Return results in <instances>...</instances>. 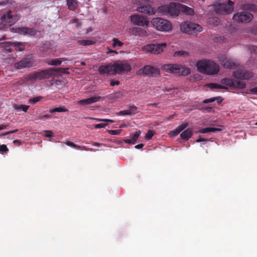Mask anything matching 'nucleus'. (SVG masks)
Returning a JSON list of instances; mask_svg holds the SVG:
<instances>
[{
    "label": "nucleus",
    "instance_id": "60",
    "mask_svg": "<svg viewBox=\"0 0 257 257\" xmlns=\"http://www.w3.org/2000/svg\"><path fill=\"white\" fill-rule=\"evenodd\" d=\"M73 22L76 24L78 26H79L80 25V24L79 22V20L77 19H74Z\"/></svg>",
    "mask_w": 257,
    "mask_h": 257
},
{
    "label": "nucleus",
    "instance_id": "29",
    "mask_svg": "<svg viewBox=\"0 0 257 257\" xmlns=\"http://www.w3.org/2000/svg\"><path fill=\"white\" fill-rule=\"evenodd\" d=\"M221 128H216V127H206L204 128H202L199 131V132L203 134H206L210 132L215 133L217 132H219L221 131Z\"/></svg>",
    "mask_w": 257,
    "mask_h": 257
},
{
    "label": "nucleus",
    "instance_id": "14",
    "mask_svg": "<svg viewBox=\"0 0 257 257\" xmlns=\"http://www.w3.org/2000/svg\"><path fill=\"white\" fill-rule=\"evenodd\" d=\"M131 21L135 25L144 27L148 26L149 21L145 16L135 15L131 17Z\"/></svg>",
    "mask_w": 257,
    "mask_h": 257
},
{
    "label": "nucleus",
    "instance_id": "46",
    "mask_svg": "<svg viewBox=\"0 0 257 257\" xmlns=\"http://www.w3.org/2000/svg\"><path fill=\"white\" fill-rule=\"evenodd\" d=\"M141 134V131H138L135 133V134L134 135V136L132 137V140L135 143V142L137 141V140L139 137L140 135Z\"/></svg>",
    "mask_w": 257,
    "mask_h": 257
},
{
    "label": "nucleus",
    "instance_id": "3",
    "mask_svg": "<svg viewBox=\"0 0 257 257\" xmlns=\"http://www.w3.org/2000/svg\"><path fill=\"white\" fill-rule=\"evenodd\" d=\"M211 7L216 14L225 15L230 14L233 11L234 3L228 0L227 4L216 3Z\"/></svg>",
    "mask_w": 257,
    "mask_h": 257
},
{
    "label": "nucleus",
    "instance_id": "37",
    "mask_svg": "<svg viewBox=\"0 0 257 257\" xmlns=\"http://www.w3.org/2000/svg\"><path fill=\"white\" fill-rule=\"evenodd\" d=\"M68 110L64 107H57L55 108L54 109H51L49 110V112L50 113H54L56 112H66Z\"/></svg>",
    "mask_w": 257,
    "mask_h": 257
},
{
    "label": "nucleus",
    "instance_id": "31",
    "mask_svg": "<svg viewBox=\"0 0 257 257\" xmlns=\"http://www.w3.org/2000/svg\"><path fill=\"white\" fill-rule=\"evenodd\" d=\"M46 62L49 65L57 66L60 65L62 61L59 59L56 58L48 60Z\"/></svg>",
    "mask_w": 257,
    "mask_h": 257
},
{
    "label": "nucleus",
    "instance_id": "24",
    "mask_svg": "<svg viewBox=\"0 0 257 257\" xmlns=\"http://www.w3.org/2000/svg\"><path fill=\"white\" fill-rule=\"evenodd\" d=\"M188 126V124L187 123H183L178 126L176 129L173 130L169 133V135L171 136L175 137L178 135L181 132L183 131Z\"/></svg>",
    "mask_w": 257,
    "mask_h": 257
},
{
    "label": "nucleus",
    "instance_id": "52",
    "mask_svg": "<svg viewBox=\"0 0 257 257\" xmlns=\"http://www.w3.org/2000/svg\"><path fill=\"white\" fill-rule=\"evenodd\" d=\"M45 132L47 133V134L45 135L46 137H52L53 132L51 131L46 130Z\"/></svg>",
    "mask_w": 257,
    "mask_h": 257
},
{
    "label": "nucleus",
    "instance_id": "12",
    "mask_svg": "<svg viewBox=\"0 0 257 257\" xmlns=\"http://www.w3.org/2000/svg\"><path fill=\"white\" fill-rule=\"evenodd\" d=\"M159 74L160 70L158 68L151 66L150 65H146L137 72V74L138 75L152 77L157 76Z\"/></svg>",
    "mask_w": 257,
    "mask_h": 257
},
{
    "label": "nucleus",
    "instance_id": "59",
    "mask_svg": "<svg viewBox=\"0 0 257 257\" xmlns=\"http://www.w3.org/2000/svg\"><path fill=\"white\" fill-rule=\"evenodd\" d=\"M144 146V145L143 144H139L136 145L135 148L137 149H141Z\"/></svg>",
    "mask_w": 257,
    "mask_h": 257
},
{
    "label": "nucleus",
    "instance_id": "64",
    "mask_svg": "<svg viewBox=\"0 0 257 257\" xmlns=\"http://www.w3.org/2000/svg\"><path fill=\"white\" fill-rule=\"evenodd\" d=\"M92 145L93 146H100L101 144L98 143H93Z\"/></svg>",
    "mask_w": 257,
    "mask_h": 257
},
{
    "label": "nucleus",
    "instance_id": "33",
    "mask_svg": "<svg viewBox=\"0 0 257 257\" xmlns=\"http://www.w3.org/2000/svg\"><path fill=\"white\" fill-rule=\"evenodd\" d=\"M208 87L211 89H227V87L220 84L210 83L207 85Z\"/></svg>",
    "mask_w": 257,
    "mask_h": 257
},
{
    "label": "nucleus",
    "instance_id": "58",
    "mask_svg": "<svg viewBox=\"0 0 257 257\" xmlns=\"http://www.w3.org/2000/svg\"><path fill=\"white\" fill-rule=\"evenodd\" d=\"M124 142L126 143H128V144H135V142H133V141L131 139H127V140H124Z\"/></svg>",
    "mask_w": 257,
    "mask_h": 257
},
{
    "label": "nucleus",
    "instance_id": "1",
    "mask_svg": "<svg viewBox=\"0 0 257 257\" xmlns=\"http://www.w3.org/2000/svg\"><path fill=\"white\" fill-rule=\"evenodd\" d=\"M196 65L199 72L207 75H214L219 71L218 65L209 60H200L197 62Z\"/></svg>",
    "mask_w": 257,
    "mask_h": 257
},
{
    "label": "nucleus",
    "instance_id": "62",
    "mask_svg": "<svg viewBox=\"0 0 257 257\" xmlns=\"http://www.w3.org/2000/svg\"><path fill=\"white\" fill-rule=\"evenodd\" d=\"M108 51L107 52V54H109L110 53H115V54H118V52L115 50H110L108 48Z\"/></svg>",
    "mask_w": 257,
    "mask_h": 257
},
{
    "label": "nucleus",
    "instance_id": "32",
    "mask_svg": "<svg viewBox=\"0 0 257 257\" xmlns=\"http://www.w3.org/2000/svg\"><path fill=\"white\" fill-rule=\"evenodd\" d=\"M242 9L254 12L257 10V6L254 4H246L243 6Z\"/></svg>",
    "mask_w": 257,
    "mask_h": 257
},
{
    "label": "nucleus",
    "instance_id": "15",
    "mask_svg": "<svg viewBox=\"0 0 257 257\" xmlns=\"http://www.w3.org/2000/svg\"><path fill=\"white\" fill-rule=\"evenodd\" d=\"M11 31L13 33H17L24 35L34 36L36 34L37 31L32 28L27 27L13 28Z\"/></svg>",
    "mask_w": 257,
    "mask_h": 257
},
{
    "label": "nucleus",
    "instance_id": "20",
    "mask_svg": "<svg viewBox=\"0 0 257 257\" xmlns=\"http://www.w3.org/2000/svg\"><path fill=\"white\" fill-rule=\"evenodd\" d=\"M180 65L178 64H165L162 66V70L164 71L170 73L178 74L179 72Z\"/></svg>",
    "mask_w": 257,
    "mask_h": 257
},
{
    "label": "nucleus",
    "instance_id": "4",
    "mask_svg": "<svg viewBox=\"0 0 257 257\" xmlns=\"http://www.w3.org/2000/svg\"><path fill=\"white\" fill-rule=\"evenodd\" d=\"M151 23L154 28L160 31L170 32L172 29L171 23L161 18H154Z\"/></svg>",
    "mask_w": 257,
    "mask_h": 257
},
{
    "label": "nucleus",
    "instance_id": "47",
    "mask_svg": "<svg viewBox=\"0 0 257 257\" xmlns=\"http://www.w3.org/2000/svg\"><path fill=\"white\" fill-rule=\"evenodd\" d=\"M108 132L111 135H118L120 133V130H109L108 131Z\"/></svg>",
    "mask_w": 257,
    "mask_h": 257
},
{
    "label": "nucleus",
    "instance_id": "13",
    "mask_svg": "<svg viewBox=\"0 0 257 257\" xmlns=\"http://www.w3.org/2000/svg\"><path fill=\"white\" fill-rule=\"evenodd\" d=\"M221 83L227 88V87H232L234 88L243 89L245 88V84L244 83L238 81L234 80L229 78H223L220 80Z\"/></svg>",
    "mask_w": 257,
    "mask_h": 257
},
{
    "label": "nucleus",
    "instance_id": "28",
    "mask_svg": "<svg viewBox=\"0 0 257 257\" xmlns=\"http://www.w3.org/2000/svg\"><path fill=\"white\" fill-rule=\"evenodd\" d=\"M95 43L94 40H80L77 41V44L79 45L86 46L93 45Z\"/></svg>",
    "mask_w": 257,
    "mask_h": 257
},
{
    "label": "nucleus",
    "instance_id": "43",
    "mask_svg": "<svg viewBox=\"0 0 257 257\" xmlns=\"http://www.w3.org/2000/svg\"><path fill=\"white\" fill-rule=\"evenodd\" d=\"M42 98V96H37L36 97L31 98L29 99V103H32V104H35L36 102L40 101Z\"/></svg>",
    "mask_w": 257,
    "mask_h": 257
},
{
    "label": "nucleus",
    "instance_id": "11",
    "mask_svg": "<svg viewBox=\"0 0 257 257\" xmlns=\"http://www.w3.org/2000/svg\"><path fill=\"white\" fill-rule=\"evenodd\" d=\"M115 75L126 73L132 70L131 66L126 62L118 61L113 64Z\"/></svg>",
    "mask_w": 257,
    "mask_h": 257
},
{
    "label": "nucleus",
    "instance_id": "50",
    "mask_svg": "<svg viewBox=\"0 0 257 257\" xmlns=\"http://www.w3.org/2000/svg\"><path fill=\"white\" fill-rule=\"evenodd\" d=\"M9 151L7 147L5 145L0 146V152H8Z\"/></svg>",
    "mask_w": 257,
    "mask_h": 257
},
{
    "label": "nucleus",
    "instance_id": "6",
    "mask_svg": "<svg viewBox=\"0 0 257 257\" xmlns=\"http://www.w3.org/2000/svg\"><path fill=\"white\" fill-rule=\"evenodd\" d=\"M55 70V68H50L46 70L36 71L29 74L28 76V79L30 80L48 79L52 77L53 75V72Z\"/></svg>",
    "mask_w": 257,
    "mask_h": 257
},
{
    "label": "nucleus",
    "instance_id": "8",
    "mask_svg": "<svg viewBox=\"0 0 257 257\" xmlns=\"http://www.w3.org/2000/svg\"><path fill=\"white\" fill-rule=\"evenodd\" d=\"M167 45L161 44H150L142 47L141 50L146 53L157 54L162 53L166 48Z\"/></svg>",
    "mask_w": 257,
    "mask_h": 257
},
{
    "label": "nucleus",
    "instance_id": "25",
    "mask_svg": "<svg viewBox=\"0 0 257 257\" xmlns=\"http://www.w3.org/2000/svg\"><path fill=\"white\" fill-rule=\"evenodd\" d=\"M68 9L70 11H74L78 7V1L76 0H66Z\"/></svg>",
    "mask_w": 257,
    "mask_h": 257
},
{
    "label": "nucleus",
    "instance_id": "55",
    "mask_svg": "<svg viewBox=\"0 0 257 257\" xmlns=\"http://www.w3.org/2000/svg\"><path fill=\"white\" fill-rule=\"evenodd\" d=\"M58 71L61 72L63 73H68V69H64V68H58L57 69Z\"/></svg>",
    "mask_w": 257,
    "mask_h": 257
},
{
    "label": "nucleus",
    "instance_id": "51",
    "mask_svg": "<svg viewBox=\"0 0 257 257\" xmlns=\"http://www.w3.org/2000/svg\"><path fill=\"white\" fill-rule=\"evenodd\" d=\"M119 84V82L117 80H111L110 82V85L111 86H114L115 85H118Z\"/></svg>",
    "mask_w": 257,
    "mask_h": 257
},
{
    "label": "nucleus",
    "instance_id": "9",
    "mask_svg": "<svg viewBox=\"0 0 257 257\" xmlns=\"http://www.w3.org/2000/svg\"><path fill=\"white\" fill-rule=\"evenodd\" d=\"M148 0H135V3L140 5V7L137 9V11L146 14H154L155 10L148 5Z\"/></svg>",
    "mask_w": 257,
    "mask_h": 257
},
{
    "label": "nucleus",
    "instance_id": "36",
    "mask_svg": "<svg viewBox=\"0 0 257 257\" xmlns=\"http://www.w3.org/2000/svg\"><path fill=\"white\" fill-rule=\"evenodd\" d=\"M215 100H217L218 102L219 103L222 101V98L220 97H212L209 99H206L203 100V102L205 103L212 102L214 101Z\"/></svg>",
    "mask_w": 257,
    "mask_h": 257
},
{
    "label": "nucleus",
    "instance_id": "19",
    "mask_svg": "<svg viewBox=\"0 0 257 257\" xmlns=\"http://www.w3.org/2000/svg\"><path fill=\"white\" fill-rule=\"evenodd\" d=\"M101 99V97L99 96H94L86 99L78 101L77 102V104L82 106L89 105L100 101Z\"/></svg>",
    "mask_w": 257,
    "mask_h": 257
},
{
    "label": "nucleus",
    "instance_id": "2",
    "mask_svg": "<svg viewBox=\"0 0 257 257\" xmlns=\"http://www.w3.org/2000/svg\"><path fill=\"white\" fill-rule=\"evenodd\" d=\"M158 12L162 16L167 17L176 18L179 16V3H170L168 5L158 8Z\"/></svg>",
    "mask_w": 257,
    "mask_h": 257
},
{
    "label": "nucleus",
    "instance_id": "48",
    "mask_svg": "<svg viewBox=\"0 0 257 257\" xmlns=\"http://www.w3.org/2000/svg\"><path fill=\"white\" fill-rule=\"evenodd\" d=\"M54 84L57 86L58 89H60L62 86V81L60 80H56L54 82Z\"/></svg>",
    "mask_w": 257,
    "mask_h": 257
},
{
    "label": "nucleus",
    "instance_id": "26",
    "mask_svg": "<svg viewBox=\"0 0 257 257\" xmlns=\"http://www.w3.org/2000/svg\"><path fill=\"white\" fill-rule=\"evenodd\" d=\"M192 136V131L190 128H188L183 132L180 136L182 139L188 140Z\"/></svg>",
    "mask_w": 257,
    "mask_h": 257
},
{
    "label": "nucleus",
    "instance_id": "39",
    "mask_svg": "<svg viewBox=\"0 0 257 257\" xmlns=\"http://www.w3.org/2000/svg\"><path fill=\"white\" fill-rule=\"evenodd\" d=\"M243 75L242 78L244 80L250 79L253 77L252 73L248 71H243Z\"/></svg>",
    "mask_w": 257,
    "mask_h": 257
},
{
    "label": "nucleus",
    "instance_id": "38",
    "mask_svg": "<svg viewBox=\"0 0 257 257\" xmlns=\"http://www.w3.org/2000/svg\"><path fill=\"white\" fill-rule=\"evenodd\" d=\"M243 71H238L234 72L233 73V76L234 77H235L237 79H243V78H241V77H242V76H243Z\"/></svg>",
    "mask_w": 257,
    "mask_h": 257
},
{
    "label": "nucleus",
    "instance_id": "45",
    "mask_svg": "<svg viewBox=\"0 0 257 257\" xmlns=\"http://www.w3.org/2000/svg\"><path fill=\"white\" fill-rule=\"evenodd\" d=\"M154 136V133L153 131L149 130L148 131L147 133L145 136V138L147 140H150L152 139V137Z\"/></svg>",
    "mask_w": 257,
    "mask_h": 257
},
{
    "label": "nucleus",
    "instance_id": "35",
    "mask_svg": "<svg viewBox=\"0 0 257 257\" xmlns=\"http://www.w3.org/2000/svg\"><path fill=\"white\" fill-rule=\"evenodd\" d=\"M113 43L112 44V46L113 48H115L116 47H121L123 44L122 42L118 40V39L116 38H113L112 39Z\"/></svg>",
    "mask_w": 257,
    "mask_h": 257
},
{
    "label": "nucleus",
    "instance_id": "63",
    "mask_svg": "<svg viewBox=\"0 0 257 257\" xmlns=\"http://www.w3.org/2000/svg\"><path fill=\"white\" fill-rule=\"evenodd\" d=\"M14 44H15V46H19L20 45H21L22 44V43H20V42H17V43H14Z\"/></svg>",
    "mask_w": 257,
    "mask_h": 257
},
{
    "label": "nucleus",
    "instance_id": "10",
    "mask_svg": "<svg viewBox=\"0 0 257 257\" xmlns=\"http://www.w3.org/2000/svg\"><path fill=\"white\" fill-rule=\"evenodd\" d=\"M253 15L246 12H238L235 14L232 17L233 21L238 23H247L251 21Z\"/></svg>",
    "mask_w": 257,
    "mask_h": 257
},
{
    "label": "nucleus",
    "instance_id": "49",
    "mask_svg": "<svg viewBox=\"0 0 257 257\" xmlns=\"http://www.w3.org/2000/svg\"><path fill=\"white\" fill-rule=\"evenodd\" d=\"M107 123H98L97 124H95L94 125L95 128H103L105 126L107 125Z\"/></svg>",
    "mask_w": 257,
    "mask_h": 257
},
{
    "label": "nucleus",
    "instance_id": "42",
    "mask_svg": "<svg viewBox=\"0 0 257 257\" xmlns=\"http://www.w3.org/2000/svg\"><path fill=\"white\" fill-rule=\"evenodd\" d=\"M174 55L175 56H179L186 57V56H188L189 55V54H188V53L186 52V51H178V52H176L174 53Z\"/></svg>",
    "mask_w": 257,
    "mask_h": 257
},
{
    "label": "nucleus",
    "instance_id": "40",
    "mask_svg": "<svg viewBox=\"0 0 257 257\" xmlns=\"http://www.w3.org/2000/svg\"><path fill=\"white\" fill-rule=\"evenodd\" d=\"M15 108L16 109L22 110L24 112H27L29 108V106L26 105H15Z\"/></svg>",
    "mask_w": 257,
    "mask_h": 257
},
{
    "label": "nucleus",
    "instance_id": "57",
    "mask_svg": "<svg viewBox=\"0 0 257 257\" xmlns=\"http://www.w3.org/2000/svg\"><path fill=\"white\" fill-rule=\"evenodd\" d=\"M75 149H78V150H86V148L85 147H81V146H77L76 145V147Z\"/></svg>",
    "mask_w": 257,
    "mask_h": 257
},
{
    "label": "nucleus",
    "instance_id": "23",
    "mask_svg": "<svg viewBox=\"0 0 257 257\" xmlns=\"http://www.w3.org/2000/svg\"><path fill=\"white\" fill-rule=\"evenodd\" d=\"M133 35L139 37H148L149 34L144 29L139 27H135L132 29Z\"/></svg>",
    "mask_w": 257,
    "mask_h": 257
},
{
    "label": "nucleus",
    "instance_id": "7",
    "mask_svg": "<svg viewBox=\"0 0 257 257\" xmlns=\"http://www.w3.org/2000/svg\"><path fill=\"white\" fill-rule=\"evenodd\" d=\"M180 30L183 33L192 34L200 32L202 30V27L192 22H184L180 25Z\"/></svg>",
    "mask_w": 257,
    "mask_h": 257
},
{
    "label": "nucleus",
    "instance_id": "34",
    "mask_svg": "<svg viewBox=\"0 0 257 257\" xmlns=\"http://www.w3.org/2000/svg\"><path fill=\"white\" fill-rule=\"evenodd\" d=\"M219 19L216 17H211L208 19V23L211 25L217 26L219 24Z\"/></svg>",
    "mask_w": 257,
    "mask_h": 257
},
{
    "label": "nucleus",
    "instance_id": "41",
    "mask_svg": "<svg viewBox=\"0 0 257 257\" xmlns=\"http://www.w3.org/2000/svg\"><path fill=\"white\" fill-rule=\"evenodd\" d=\"M248 50L252 55H257V46H250L248 48Z\"/></svg>",
    "mask_w": 257,
    "mask_h": 257
},
{
    "label": "nucleus",
    "instance_id": "21",
    "mask_svg": "<svg viewBox=\"0 0 257 257\" xmlns=\"http://www.w3.org/2000/svg\"><path fill=\"white\" fill-rule=\"evenodd\" d=\"M181 12L186 15L193 16L195 14L193 9L179 3V14Z\"/></svg>",
    "mask_w": 257,
    "mask_h": 257
},
{
    "label": "nucleus",
    "instance_id": "27",
    "mask_svg": "<svg viewBox=\"0 0 257 257\" xmlns=\"http://www.w3.org/2000/svg\"><path fill=\"white\" fill-rule=\"evenodd\" d=\"M190 73L191 70L189 68L180 65L179 72L178 73V75L187 76L190 74Z\"/></svg>",
    "mask_w": 257,
    "mask_h": 257
},
{
    "label": "nucleus",
    "instance_id": "5",
    "mask_svg": "<svg viewBox=\"0 0 257 257\" xmlns=\"http://www.w3.org/2000/svg\"><path fill=\"white\" fill-rule=\"evenodd\" d=\"M20 18V15H13L11 11H8L1 17L2 23L0 24V29H3V26L5 24L9 25V26L14 25L18 22Z\"/></svg>",
    "mask_w": 257,
    "mask_h": 257
},
{
    "label": "nucleus",
    "instance_id": "56",
    "mask_svg": "<svg viewBox=\"0 0 257 257\" xmlns=\"http://www.w3.org/2000/svg\"><path fill=\"white\" fill-rule=\"evenodd\" d=\"M13 143L15 145L19 146L21 145V142L18 140H14Z\"/></svg>",
    "mask_w": 257,
    "mask_h": 257
},
{
    "label": "nucleus",
    "instance_id": "44",
    "mask_svg": "<svg viewBox=\"0 0 257 257\" xmlns=\"http://www.w3.org/2000/svg\"><path fill=\"white\" fill-rule=\"evenodd\" d=\"M90 119H94L97 121H104L107 122H112L113 121L111 119H101L98 118H93V117H89Z\"/></svg>",
    "mask_w": 257,
    "mask_h": 257
},
{
    "label": "nucleus",
    "instance_id": "16",
    "mask_svg": "<svg viewBox=\"0 0 257 257\" xmlns=\"http://www.w3.org/2000/svg\"><path fill=\"white\" fill-rule=\"evenodd\" d=\"M34 61L31 58H25L15 64V67L18 69L30 68L33 66Z\"/></svg>",
    "mask_w": 257,
    "mask_h": 257
},
{
    "label": "nucleus",
    "instance_id": "30",
    "mask_svg": "<svg viewBox=\"0 0 257 257\" xmlns=\"http://www.w3.org/2000/svg\"><path fill=\"white\" fill-rule=\"evenodd\" d=\"M123 93L121 91H116L110 94L108 96V98L111 100H114L121 97Z\"/></svg>",
    "mask_w": 257,
    "mask_h": 257
},
{
    "label": "nucleus",
    "instance_id": "22",
    "mask_svg": "<svg viewBox=\"0 0 257 257\" xmlns=\"http://www.w3.org/2000/svg\"><path fill=\"white\" fill-rule=\"evenodd\" d=\"M130 109L129 110H122L118 112H117V115H132L137 113V110L138 109V108L136 106L133 105L129 106Z\"/></svg>",
    "mask_w": 257,
    "mask_h": 257
},
{
    "label": "nucleus",
    "instance_id": "17",
    "mask_svg": "<svg viewBox=\"0 0 257 257\" xmlns=\"http://www.w3.org/2000/svg\"><path fill=\"white\" fill-rule=\"evenodd\" d=\"M113 64H109L105 65H101L99 67L98 71L100 74L106 75H114Z\"/></svg>",
    "mask_w": 257,
    "mask_h": 257
},
{
    "label": "nucleus",
    "instance_id": "53",
    "mask_svg": "<svg viewBox=\"0 0 257 257\" xmlns=\"http://www.w3.org/2000/svg\"><path fill=\"white\" fill-rule=\"evenodd\" d=\"M64 144H66L67 146H70L74 148H75L76 147V144L70 142H66L64 143Z\"/></svg>",
    "mask_w": 257,
    "mask_h": 257
},
{
    "label": "nucleus",
    "instance_id": "61",
    "mask_svg": "<svg viewBox=\"0 0 257 257\" xmlns=\"http://www.w3.org/2000/svg\"><path fill=\"white\" fill-rule=\"evenodd\" d=\"M7 127V125L0 124V130L6 129Z\"/></svg>",
    "mask_w": 257,
    "mask_h": 257
},
{
    "label": "nucleus",
    "instance_id": "54",
    "mask_svg": "<svg viewBox=\"0 0 257 257\" xmlns=\"http://www.w3.org/2000/svg\"><path fill=\"white\" fill-rule=\"evenodd\" d=\"M50 117H51L50 115L46 114V115H44L40 116L39 119H45L50 118Z\"/></svg>",
    "mask_w": 257,
    "mask_h": 257
},
{
    "label": "nucleus",
    "instance_id": "18",
    "mask_svg": "<svg viewBox=\"0 0 257 257\" xmlns=\"http://www.w3.org/2000/svg\"><path fill=\"white\" fill-rule=\"evenodd\" d=\"M218 59L221 65L225 68L231 69L236 65V62L234 60L228 58L225 55L220 56Z\"/></svg>",
    "mask_w": 257,
    "mask_h": 257
}]
</instances>
